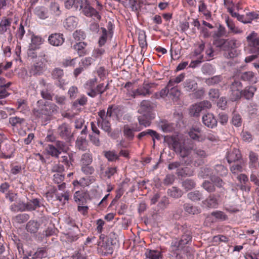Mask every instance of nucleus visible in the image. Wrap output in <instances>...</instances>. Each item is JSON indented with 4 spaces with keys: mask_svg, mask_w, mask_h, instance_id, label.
Here are the masks:
<instances>
[{
    "mask_svg": "<svg viewBox=\"0 0 259 259\" xmlns=\"http://www.w3.org/2000/svg\"><path fill=\"white\" fill-rule=\"evenodd\" d=\"M24 122V119L18 117H12L9 118V123L13 127H19Z\"/></svg>",
    "mask_w": 259,
    "mask_h": 259,
    "instance_id": "22",
    "label": "nucleus"
},
{
    "mask_svg": "<svg viewBox=\"0 0 259 259\" xmlns=\"http://www.w3.org/2000/svg\"><path fill=\"white\" fill-rule=\"evenodd\" d=\"M93 161L92 154L89 153H84L82 155L81 162L82 165H90Z\"/></svg>",
    "mask_w": 259,
    "mask_h": 259,
    "instance_id": "36",
    "label": "nucleus"
},
{
    "mask_svg": "<svg viewBox=\"0 0 259 259\" xmlns=\"http://www.w3.org/2000/svg\"><path fill=\"white\" fill-rule=\"evenodd\" d=\"M100 33L101 35L99 38L98 44L99 46L101 47L105 44L108 35L107 30L104 27L101 28Z\"/></svg>",
    "mask_w": 259,
    "mask_h": 259,
    "instance_id": "19",
    "label": "nucleus"
},
{
    "mask_svg": "<svg viewBox=\"0 0 259 259\" xmlns=\"http://www.w3.org/2000/svg\"><path fill=\"white\" fill-rule=\"evenodd\" d=\"M42 43V39L40 37L37 36H33L31 38V42L29 46L30 51L39 49Z\"/></svg>",
    "mask_w": 259,
    "mask_h": 259,
    "instance_id": "14",
    "label": "nucleus"
},
{
    "mask_svg": "<svg viewBox=\"0 0 259 259\" xmlns=\"http://www.w3.org/2000/svg\"><path fill=\"white\" fill-rule=\"evenodd\" d=\"M97 81V78L94 77L89 80L84 85V88L90 91L87 92V95L91 97L94 98L96 96V92L94 89V87Z\"/></svg>",
    "mask_w": 259,
    "mask_h": 259,
    "instance_id": "11",
    "label": "nucleus"
},
{
    "mask_svg": "<svg viewBox=\"0 0 259 259\" xmlns=\"http://www.w3.org/2000/svg\"><path fill=\"white\" fill-rule=\"evenodd\" d=\"M198 10L200 12L202 13L206 16H210L209 12L207 10L206 6L203 2L201 1L200 2V4L198 6Z\"/></svg>",
    "mask_w": 259,
    "mask_h": 259,
    "instance_id": "53",
    "label": "nucleus"
},
{
    "mask_svg": "<svg viewBox=\"0 0 259 259\" xmlns=\"http://www.w3.org/2000/svg\"><path fill=\"white\" fill-rule=\"evenodd\" d=\"M105 50L103 48H97L93 52V57L95 58L101 57L104 53Z\"/></svg>",
    "mask_w": 259,
    "mask_h": 259,
    "instance_id": "55",
    "label": "nucleus"
},
{
    "mask_svg": "<svg viewBox=\"0 0 259 259\" xmlns=\"http://www.w3.org/2000/svg\"><path fill=\"white\" fill-rule=\"evenodd\" d=\"M232 122L236 126H240L241 125V118L239 115L234 114L232 117Z\"/></svg>",
    "mask_w": 259,
    "mask_h": 259,
    "instance_id": "57",
    "label": "nucleus"
},
{
    "mask_svg": "<svg viewBox=\"0 0 259 259\" xmlns=\"http://www.w3.org/2000/svg\"><path fill=\"white\" fill-rule=\"evenodd\" d=\"M240 152L237 149H234L232 151L229 152L227 156V160L229 163L238 160L241 158Z\"/></svg>",
    "mask_w": 259,
    "mask_h": 259,
    "instance_id": "15",
    "label": "nucleus"
},
{
    "mask_svg": "<svg viewBox=\"0 0 259 259\" xmlns=\"http://www.w3.org/2000/svg\"><path fill=\"white\" fill-rule=\"evenodd\" d=\"M204 47L205 44L203 42H202L201 44L199 45L198 48L194 51L193 56L194 57L199 58H200V56H203L201 53L204 50Z\"/></svg>",
    "mask_w": 259,
    "mask_h": 259,
    "instance_id": "44",
    "label": "nucleus"
},
{
    "mask_svg": "<svg viewBox=\"0 0 259 259\" xmlns=\"http://www.w3.org/2000/svg\"><path fill=\"white\" fill-rule=\"evenodd\" d=\"M98 126H100L101 128L105 132H110V124L107 119L102 120L98 122Z\"/></svg>",
    "mask_w": 259,
    "mask_h": 259,
    "instance_id": "38",
    "label": "nucleus"
},
{
    "mask_svg": "<svg viewBox=\"0 0 259 259\" xmlns=\"http://www.w3.org/2000/svg\"><path fill=\"white\" fill-rule=\"evenodd\" d=\"M224 56L227 58H232L236 57L238 55V51L237 49H224Z\"/></svg>",
    "mask_w": 259,
    "mask_h": 259,
    "instance_id": "33",
    "label": "nucleus"
},
{
    "mask_svg": "<svg viewBox=\"0 0 259 259\" xmlns=\"http://www.w3.org/2000/svg\"><path fill=\"white\" fill-rule=\"evenodd\" d=\"M151 109V107L149 102L144 100L141 103L138 109V112L141 114H146V113L150 112Z\"/></svg>",
    "mask_w": 259,
    "mask_h": 259,
    "instance_id": "18",
    "label": "nucleus"
},
{
    "mask_svg": "<svg viewBox=\"0 0 259 259\" xmlns=\"http://www.w3.org/2000/svg\"><path fill=\"white\" fill-rule=\"evenodd\" d=\"M242 90L231 91V98L232 100L236 101L240 98Z\"/></svg>",
    "mask_w": 259,
    "mask_h": 259,
    "instance_id": "54",
    "label": "nucleus"
},
{
    "mask_svg": "<svg viewBox=\"0 0 259 259\" xmlns=\"http://www.w3.org/2000/svg\"><path fill=\"white\" fill-rule=\"evenodd\" d=\"M86 44L84 42H79L74 46V48L78 51L79 56H83L86 52L84 50Z\"/></svg>",
    "mask_w": 259,
    "mask_h": 259,
    "instance_id": "30",
    "label": "nucleus"
},
{
    "mask_svg": "<svg viewBox=\"0 0 259 259\" xmlns=\"http://www.w3.org/2000/svg\"><path fill=\"white\" fill-rule=\"evenodd\" d=\"M88 142L85 138H78L76 141V146L81 150H85L87 147Z\"/></svg>",
    "mask_w": 259,
    "mask_h": 259,
    "instance_id": "25",
    "label": "nucleus"
},
{
    "mask_svg": "<svg viewBox=\"0 0 259 259\" xmlns=\"http://www.w3.org/2000/svg\"><path fill=\"white\" fill-rule=\"evenodd\" d=\"M145 254L149 259H159L160 256V252L154 250H147Z\"/></svg>",
    "mask_w": 259,
    "mask_h": 259,
    "instance_id": "28",
    "label": "nucleus"
},
{
    "mask_svg": "<svg viewBox=\"0 0 259 259\" xmlns=\"http://www.w3.org/2000/svg\"><path fill=\"white\" fill-rule=\"evenodd\" d=\"M0 151L3 156L7 158L12 156L14 148L10 142L7 139H3L2 135H0Z\"/></svg>",
    "mask_w": 259,
    "mask_h": 259,
    "instance_id": "2",
    "label": "nucleus"
},
{
    "mask_svg": "<svg viewBox=\"0 0 259 259\" xmlns=\"http://www.w3.org/2000/svg\"><path fill=\"white\" fill-rule=\"evenodd\" d=\"M11 21L10 19L7 18H3L0 22V33H5L8 28L10 26Z\"/></svg>",
    "mask_w": 259,
    "mask_h": 259,
    "instance_id": "21",
    "label": "nucleus"
},
{
    "mask_svg": "<svg viewBox=\"0 0 259 259\" xmlns=\"http://www.w3.org/2000/svg\"><path fill=\"white\" fill-rule=\"evenodd\" d=\"M105 156L109 161L115 160L117 159L119 156L115 151H107L105 153Z\"/></svg>",
    "mask_w": 259,
    "mask_h": 259,
    "instance_id": "40",
    "label": "nucleus"
},
{
    "mask_svg": "<svg viewBox=\"0 0 259 259\" xmlns=\"http://www.w3.org/2000/svg\"><path fill=\"white\" fill-rule=\"evenodd\" d=\"M46 68L45 59L40 58L34 64L31 69V73L33 74H40L43 72Z\"/></svg>",
    "mask_w": 259,
    "mask_h": 259,
    "instance_id": "8",
    "label": "nucleus"
},
{
    "mask_svg": "<svg viewBox=\"0 0 259 259\" xmlns=\"http://www.w3.org/2000/svg\"><path fill=\"white\" fill-rule=\"evenodd\" d=\"M216 170L219 175L221 176H226L227 174L228 170L222 165H218L216 166Z\"/></svg>",
    "mask_w": 259,
    "mask_h": 259,
    "instance_id": "56",
    "label": "nucleus"
},
{
    "mask_svg": "<svg viewBox=\"0 0 259 259\" xmlns=\"http://www.w3.org/2000/svg\"><path fill=\"white\" fill-rule=\"evenodd\" d=\"M48 41L51 45L57 47L63 43L64 39L62 34L54 33L49 36Z\"/></svg>",
    "mask_w": 259,
    "mask_h": 259,
    "instance_id": "9",
    "label": "nucleus"
},
{
    "mask_svg": "<svg viewBox=\"0 0 259 259\" xmlns=\"http://www.w3.org/2000/svg\"><path fill=\"white\" fill-rule=\"evenodd\" d=\"M77 25V19L74 16L67 18L64 22V26L69 30L74 29Z\"/></svg>",
    "mask_w": 259,
    "mask_h": 259,
    "instance_id": "13",
    "label": "nucleus"
},
{
    "mask_svg": "<svg viewBox=\"0 0 259 259\" xmlns=\"http://www.w3.org/2000/svg\"><path fill=\"white\" fill-rule=\"evenodd\" d=\"M168 194L175 198L181 197L183 195L182 191L176 187H172L168 190Z\"/></svg>",
    "mask_w": 259,
    "mask_h": 259,
    "instance_id": "26",
    "label": "nucleus"
},
{
    "mask_svg": "<svg viewBox=\"0 0 259 259\" xmlns=\"http://www.w3.org/2000/svg\"><path fill=\"white\" fill-rule=\"evenodd\" d=\"M246 20L245 22L250 23L253 20L258 18V14L255 12H250L246 14Z\"/></svg>",
    "mask_w": 259,
    "mask_h": 259,
    "instance_id": "43",
    "label": "nucleus"
},
{
    "mask_svg": "<svg viewBox=\"0 0 259 259\" xmlns=\"http://www.w3.org/2000/svg\"><path fill=\"white\" fill-rule=\"evenodd\" d=\"M47 151L49 154L55 157H58L59 154H61V151H59V150H58L57 147L52 145H49Z\"/></svg>",
    "mask_w": 259,
    "mask_h": 259,
    "instance_id": "37",
    "label": "nucleus"
},
{
    "mask_svg": "<svg viewBox=\"0 0 259 259\" xmlns=\"http://www.w3.org/2000/svg\"><path fill=\"white\" fill-rule=\"evenodd\" d=\"M89 165H83L81 167V170L85 175H91L94 171L93 167Z\"/></svg>",
    "mask_w": 259,
    "mask_h": 259,
    "instance_id": "60",
    "label": "nucleus"
},
{
    "mask_svg": "<svg viewBox=\"0 0 259 259\" xmlns=\"http://www.w3.org/2000/svg\"><path fill=\"white\" fill-rule=\"evenodd\" d=\"M256 88L253 86H251L244 91L243 95L246 99H249L253 97Z\"/></svg>",
    "mask_w": 259,
    "mask_h": 259,
    "instance_id": "32",
    "label": "nucleus"
},
{
    "mask_svg": "<svg viewBox=\"0 0 259 259\" xmlns=\"http://www.w3.org/2000/svg\"><path fill=\"white\" fill-rule=\"evenodd\" d=\"M73 154H67L62 156V162L65 164L70 166L71 164V161L73 160Z\"/></svg>",
    "mask_w": 259,
    "mask_h": 259,
    "instance_id": "49",
    "label": "nucleus"
},
{
    "mask_svg": "<svg viewBox=\"0 0 259 259\" xmlns=\"http://www.w3.org/2000/svg\"><path fill=\"white\" fill-rule=\"evenodd\" d=\"M35 13L41 19H45L48 17L47 10L42 7L36 8Z\"/></svg>",
    "mask_w": 259,
    "mask_h": 259,
    "instance_id": "24",
    "label": "nucleus"
},
{
    "mask_svg": "<svg viewBox=\"0 0 259 259\" xmlns=\"http://www.w3.org/2000/svg\"><path fill=\"white\" fill-rule=\"evenodd\" d=\"M64 170V168L63 165L57 163L54 164L51 169V171L52 172L57 174V173H62Z\"/></svg>",
    "mask_w": 259,
    "mask_h": 259,
    "instance_id": "47",
    "label": "nucleus"
},
{
    "mask_svg": "<svg viewBox=\"0 0 259 259\" xmlns=\"http://www.w3.org/2000/svg\"><path fill=\"white\" fill-rule=\"evenodd\" d=\"M170 89V95L174 97L175 98H178L181 95L180 91L176 87H171Z\"/></svg>",
    "mask_w": 259,
    "mask_h": 259,
    "instance_id": "59",
    "label": "nucleus"
},
{
    "mask_svg": "<svg viewBox=\"0 0 259 259\" xmlns=\"http://www.w3.org/2000/svg\"><path fill=\"white\" fill-rule=\"evenodd\" d=\"M64 178V175L62 173H57L53 175V181L56 183L59 184L61 183Z\"/></svg>",
    "mask_w": 259,
    "mask_h": 259,
    "instance_id": "58",
    "label": "nucleus"
},
{
    "mask_svg": "<svg viewBox=\"0 0 259 259\" xmlns=\"http://www.w3.org/2000/svg\"><path fill=\"white\" fill-rule=\"evenodd\" d=\"M139 41L141 47L144 48L146 46V35L144 32H141L139 34Z\"/></svg>",
    "mask_w": 259,
    "mask_h": 259,
    "instance_id": "62",
    "label": "nucleus"
},
{
    "mask_svg": "<svg viewBox=\"0 0 259 259\" xmlns=\"http://www.w3.org/2000/svg\"><path fill=\"white\" fill-rule=\"evenodd\" d=\"M79 10L82 9L83 13L88 17H92L95 19L100 20L101 16L99 13L93 8L91 7L87 0L81 1V7H79Z\"/></svg>",
    "mask_w": 259,
    "mask_h": 259,
    "instance_id": "4",
    "label": "nucleus"
},
{
    "mask_svg": "<svg viewBox=\"0 0 259 259\" xmlns=\"http://www.w3.org/2000/svg\"><path fill=\"white\" fill-rule=\"evenodd\" d=\"M155 86L154 83L144 82L142 85L133 92L134 97L137 96H146L152 93L151 89Z\"/></svg>",
    "mask_w": 259,
    "mask_h": 259,
    "instance_id": "3",
    "label": "nucleus"
},
{
    "mask_svg": "<svg viewBox=\"0 0 259 259\" xmlns=\"http://www.w3.org/2000/svg\"><path fill=\"white\" fill-rule=\"evenodd\" d=\"M221 80L220 76H214L206 79L205 82L208 85H213L218 83Z\"/></svg>",
    "mask_w": 259,
    "mask_h": 259,
    "instance_id": "52",
    "label": "nucleus"
},
{
    "mask_svg": "<svg viewBox=\"0 0 259 259\" xmlns=\"http://www.w3.org/2000/svg\"><path fill=\"white\" fill-rule=\"evenodd\" d=\"M39 228V224L34 221H30L26 225V229L31 233H35Z\"/></svg>",
    "mask_w": 259,
    "mask_h": 259,
    "instance_id": "20",
    "label": "nucleus"
},
{
    "mask_svg": "<svg viewBox=\"0 0 259 259\" xmlns=\"http://www.w3.org/2000/svg\"><path fill=\"white\" fill-rule=\"evenodd\" d=\"M185 210L188 213L193 214H197L200 212V209L197 207H193L189 204H186L185 205Z\"/></svg>",
    "mask_w": 259,
    "mask_h": 259,
    "instance_id": "39",
    "label": "nucleus"
},
{
    "mask_svg": "<svg viewBox=\"0 0 259 259\" xmlns=\"http://www.w3.org/2000/svg\"><path fill=\"white\" fill-rule=\"evenodd\" d=\"M202 71L205 75H211L214 74L215 71L213 67L210 64H207L203 66Z\"/></svg>",
    "mask_w": 259,
    "mask_h": 259,
    "instance_id": "35",
    "label": "nucleus"
},
{
    "mask_svg": "<svg viewBox=\"0 0 259 259\" xmlns=\"http://www.w3.org/2000/svg\"><path fill=\"white\" fill-rule=\"evenodd\" d=\"M190 137L194 140L202 142L205 140L204 137L201 134V129L199 127H192L189 133Z\"/></svg>",
    "mask_w": 259,
    "mask_h": 259,
    "instance_id": "10",
    "label": "nucleus"
},
{
    "mask_svg": "<svg viewBox=\"0 0 259 259\" xmlns=\"http://www.w3.org/2000/svg\"><path fill=\"white\" fill-rule=\"evenodd\" d=\"M56 147L58 150H59V151L62 152H67L68 148L67 147L65 144L61 141H57L56 142Z\"/></svg>",
    "mask_w": 259,
    "mask_h": 259,
    "instance_id": "64",
    "label": "nucleus"
},
{
    "mask_svg": "<svg viewBox=\"0 0 259 259\" xmlns=\"http://www.w3.org/2000/svg\"><path fill=\"white\" fill-rule=\"evenodd\" d=\"M246 41L248 46L254 49H258L259 47V37L255 31H252L247 37Z\"/></svg>",
    "mask_w": 259,
    "mask_h": 259,
    "instance_id": "7",
    "label": "nucleus"
},
{
    "mask_svg": "<svg viewBox=\"0 0 259 259\" xmlns=\"http://www.w3.org/2000/svg\"><path fill=\"white\" fill-rule=\"evenodd\" d=\"M40 207L39 201L37 199H33L26 204L19 201L17 204H13L11 206V209L14 211H24L26 209L34 210Z\"/></svg>",
    "mask_w": 259,
    "mask_h": 259,
    "instance_id": "1",
    "label": "nucleus"
},
{
    "mask_svg": "<svg viewBox=\"0 0 259 259\" xmlns=\"http://www.w3.org/2000/svg\"><path fill=\"white\" fill-rule=\"evenodd\" d=\"M238 44L235 39L226 40L224 43V48L228 49H236L238 47Z\"/></svg>",
    "mask_w": 259,
    "mask_h": 259,
    "instance_id": "27",
    "label": "nucleus"
},
{
    "mask_svg": "<svg viewBox=\"0 0 259 259\" xmlns=\"http://www.w3.org/2000/svg\"><path fill=\"white\" fill-rule=\"evenodd\" d=\"M243 167L240 164H234L230 167L231 172L234 174H237L242 171Z\"/></svg>",
    "mask_w": 259,
    "mask_h": 259,
    "instance_id": "63",
    "label": "nucleus"
},
{
    "mask_svg": "<svg viewBox=\"0 0 259 259\" xmlns=\"http://www.w3.org/2000/svg\"><path fill=\"white\" fill-rule=\"evenodd\" d=\"M65 7L68 9H70L73 7L76 9L79 7H81V0H66L64 2Z\"/></svg>",
    "mask_w": 259,
    "mask_h": 259,
    "instance_id": "17",
    "label": "nucleus"
},
{
    "mask_svg": "<svg viewBox=\"0 0 259 259\" xmlns=\"http://www.w3.org/2000/svg\"><path fill=\"white\" fill-rule=\"evenodd\" d=\"M203 123L208 127L213 128L217 125V120L214 115L210 113H207L202 116Z\"/></svg>",
    "mask_w": 259,
    "mask_h": 259,
    "instance_id": "6",
    "label": "nucleus"
},
{
    "mask_svg": "<svg viewBox=\"0 0 259 259\" xmlns=\"http://www.w3.org/2000/svg\"><path fill=\"white\" fill-rule=\"evenodd\" d=\"M138 121L140 125L144 127L150 126L151 124L150 120L145 114L138 117Z\"/></svg>",
    "mask_w": 259,
    "mask_h": 259,
    "instance_id": "29",
    "label": "nucleus"
},
{
    "mask_svg": "<svg viewBox=\"0 0 259 259\" xmlns=\"http://www.w3.org/2000/svg\"><path fill=\"white\" fill-rule=\"evenodd\" d=\"M168 88L169 87H168L167 85L166 87L162 89L159 92L155 93L154 95V97L156 99H160L161 98H164L167 95L169 92Z\"/></svg>",
    "mask_w": 259,
    "mask_h": 259,
    "instance_id": "31",
    "label": "nucleus"
},
{
    "mask_svg": "<svg viewBox=\"0 0 259 259\" xmlns=\"http://www.w3.org/2000/svg\"><path fill=\"white\" fill-rule=\"evenodd\" d=\"M59 134L62 137H65L67 136L69 133L70 130L65 124H62L59 127Z\"/></svg>",
    "mask_w": 259,
    "mask_h": 259,
    "instance_id": "42",
    "label": "nucleus"
},
{
    "mask_svg": "<svg viewBox=\"0 0 259 259\" xmlns=\"http://www.w3.org/2000/svg\"><path fill=\"white\" fill-rule=\"evenodd\" d=\"M56 198L58 200L65 204L68 200L69 195L67 192H64L63 194L57 193L56 194Z\"/></svg>",
    "mask_w": 259,
    "mask_h": 259,
    "instance_id": "51",
    "label": "nucleus"
},
{
    "mask_svg": "<svg viewBox=\"0 0 259 259\" xmlns=\"http://www.w3.org/2000/svg\"><path fill=\"white\" fill-rule=\"evenodd\" d=\"M202 110H203L202 106H200L199 103H198L192 106L190 109V113L191 116L198 117Z\"/></svg>",
    "mask_w": 259,
    "mask_h": 259,
    "instance_id": "23",
    "label": "nucleus"
},
{
    "mask_svg": "<svg viewBox=\"0 0 259 259\" xmlns=\"http://www.w3.org/2000/svg\"><path fill=\"white\" fill-rule=\"evenodd\" d=\"M172 147L175 151L183 158L187 157L191 151L190 149L183 147L182 144L178 141L173 142Z\"/></svg>",
    "mask_w": 259,
    "mask_h": 259,
    "instance_id": "5",
    "label": "nucleus"
},
{
    "mask_svg": "<svg viewBox=\"0 0 259 259\" xmlns=\"http://www.w3.org/2000/svg\"><path fill=\"white\" fill-rule=\"evenodd\" d=\"M242 79L244 80H247L252 82H255L254 79V74L252 72L248 71L244 72L241 76Z\"/></svg>",
    "mask_w": 259,
    "mask_h": 259,
    "instance_id": "41",
    "label": "nucleus"
},
{
    "mask_svg": "<svg viewBox=\"0 0 259 259\" xmlns=\"http://www.w3.org/2000/svg\"><path fill=\"white\" fill-rule=\"evenodd\" d=\"M185 74L183 73L179 74L177 76L170 78L167 83L168 87H174L183 81L185 78Z\"/></svg>",
    "mask_w": 259,
    "mask_h": 259,
    "instance_id": "16",
    "label": "nucleus"
},
{
    "mask_svg": "<svg viewBox=\"0 0 259 259\" xmlns=\"http://www.w3.org/2000/svg\"><path fill=\"white\" fill-rule=\"evenodd\" d=\"M203 203L206 204L208 207L214 208L218 205L217 200L215 198L209 197Z\"/></svg>",
    "mask_w": 259,
    "mask_h": 259,
    "instance_id": "48",
    "label": "nucleus"
},
{
    "mask_svg": "<svg viewBox=\"0 0 259 259\" xmlns=\"http://www.w3.org/2000/svg\"><path fill=\"white\" fill-rule=\"evenodd\" d=\"M211 214L219 220H225L227 219V216L222 211H214L211 213Z\"/></svg>",
    "mask_w": 259,
    "mask_h": 259,
    "instance_id": "61",
    "label": "nucleus"
},
{
    "mask_svg": "<svg viewBox=\"0 0 259 259\" xmlns=\"http://www.w3.org/2000/svg\"><path fill=\"white\" fill-rule=\"evenodd\" d=\"M184 90L186 92H192L197 88V83L193 79H187L183 83Z\"/></svg>",
    "mask_w": 259,
    "mask_h": 259,
    "instance_id": "12",
    "label": "nucleus"
},
{
    "mask_svg": "<svg viewBox=\"0 0 259 259\" xmlns=\"http://www.w3.org/2000/svg\"><path fill=\"white\" fill-rule=\"evenodd\" d=\"M63 70L60 68H55L52 72V75L54 78L59 79L63 76Z\"/></svg>",
    "mask_w": 259,
    "mask_h": 259,
    "instance_id": "50",
    "label": "nucleus"
},
{
    "mask_svg": "<svg viewBox=\"0 0 259 259\" xmlns=\"http://www.w3.org/2000/svg\"><path fill=\"white\" fill-rule=\"evenodd\" d=\"M72 184L75 187L80 185L81 187H85L90 184V181L88 179L82 178L79 181L75 180L72 183Z\"/></svg>",
    "mask_w": 259,
    "mask_h": 259,
    "instance_id": "34",
    "label": "nucleus"
},
{
    "mask_svg": "<svg viewBox=\"0 0 259 259\" xmlns=\"http://www.w3.org/2000/svg\"><path fill=\"white\" fill-rule=\"evenodd\" d=\"M188 197L192 201H197L201 199V195L198 191H194L189 193Z\"/></svg>",
    "mask_w": 259,
    "mask_h": 259,
    "instance_id": "46",
    "label": "nucleus"
},
{
    "mask_svg": "<svg viewBox=\"0 0 259 259\" xmlns=\"http://www.w3.org/2000/svg\"><path fill=\"white\" fill-rule=\"evenodd\" d=\"M182 186L186 191H188L194 188L195 183L192 180L187 179L183 182Z\"/></svg>",
    "mask_w": 259,
    "mask_h": 259,
    "instance_id": "45",
    "label": "nucleus"
}]
</instances>
